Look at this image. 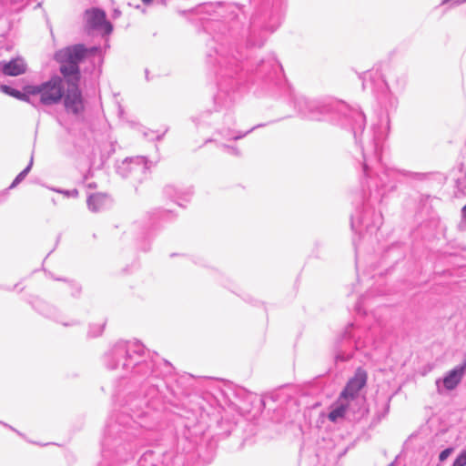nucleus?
<instances>
[{
  "mask_svg": "<svg viewBox=\"0 0 466 466\" xmlns=\"http://www.w3.org/2000/svg\"><path fill=\"white\" fill-rule=\"evenodd\" d=\"M251 5L254 11L247 25L243 7L234 3H205L196 8L203 31L210 36L206 45V63L218 86L211 113L229 114L244 91V84L251 81L272 95L275 88L288 92L295 108L303 115L365 116L356 103L330 96L309 98L294 94L274 54H268L255 68L245 70L247 50L261 48L280 25L286 0H251Z\"/></svg>",
  "mask_w": 466,
  "mask_h": 466,
  "instance_id": "f257e3e1",
  "label": "nucleus"
},
{
  "mask_svg": "<svg viewBox=\"0 0 466 466\" xmlns=\"http://www.w3.org/2000/svg\"><path fill=\"white\" fill-rule=\"evenodd\" d=\"M144 352L141 343L121 340L105 354L104 362L107 369L147 376L151 388L143 399L129 398L116 421L106 426L102 441V465L133 459L138 446L148 441L146 431L157 428L156 412L149 406L157 397L161 385L153 380L162 374H170L173 367L165 360L159 365L152 360H145Z\"/></svg>",
  "mask_w": 466,
  "mask_h": 466,
  "instance_id": "f03ea898",
  "label": "nucleus"
},
{
  "mask_svg": "<svg viewBox=\"0 0 466 466\" xmlns=\"http://www.w3.org/2000/svg\"><path fill=\"white\" fill-rule=\"evenodd\" d=\"M352 132L360 148L364 179L358 206L350 216L354 232L372 235L382 225V215L376 211L383 198L396 188L400 176L423 179L424 173L400 171L381 162L384 143L390 131V118H351Z\"/></svg>",
  "mask_w": 466,
  "mask_h": 466,
  "instance_id": "7ed1b4c3",
  "label": "nucleus"
},
{
  "mask_svg": "<svg viewBox=\"0 0 466 466\" xmlns=\"http://www.w3.org/2000/svg\"><path fill=\"white\" fill-rule=\"evenodd\" d=\"M407 74L403 69L390 68L384 76L378 68L363 73L362 86L370 87L373 94L375 104L374 113L378 116H390L396 113L398 98L390 90V84L397 91H401L407 85Z\"/></svg>",
  "mask_w": 466,
  "mask_h": 466,
  "instance_id": "20e7f679",
  "label": "nucleus"
},
{
  "mask_svg": "<svg viewBox=\"0 0 466 466\" xmlns=\"http://www.w3.org/2000/svg\"><path fill=\"white\" fill-rule=\"evenodd\" d=\"M97 46L87 48L83 44H76L57 50L54 59L60 65L59 71L66 81H80L79 64L88 54H96Z\"/></svg>",
  "mask_w": 466,
  "mask_h": 466,
  "instance_id": "39448f33",
  "label": "nucleus"
},
{
  "mask_svg": "<svg viewBox=\"0 0 466 466\" xmlns=\"http://www.w3.org/2000/svg\"><path fill=\"white\" fill-rule=\"evenodd\" d=\"M64 89V80L56 75L40 85L28 86L32 104L40 103L43 106H53L61 102Z\"/></svg>",
  "mask_w": 466,
  "mask_h": 466,
  "instance_id": "423d86ee",
  "label": "nucleus"
},
{
  "mask_svg": "<svg viewBox=\"0 0 466 466\" xmlns=\"http://www.w3.org/2000/svg\"><path fill=\"white\" fill-rule=\"evenodd\" d=\"M360 330L353 324L349 325L343 334L336 340L334 359L338 361H347L353 356V350H360L368 346L366 339L360 337Z\"/></svg>",
  "mask_w": 466,
  "mask_h": 466,
  "instance_id": "0eeeda50",
  "label": "nucleus"
},
{
  "mask_svg": "<svg viewBox=\"0 0 466 466\" xmlns=\"http://www.w3.org/2000/svg\"><path fill=\"white\" fill-rule=\"evenodd\" d=\"M148 169V162L142 156L127 157L116 165L117 174L124 178H129L136 182H141L145 179Z\"/></svg>",
  "mask_w": 466,
  "mask_h": 466,
  "instance_id": "6e6552de",
  "label": "nucleus"
},
{
  "mask_svg": "<svg viewBox=\"0 0 466 466\" xmlns=\"http://www.w3.org/2000/svg\"><path fill=\"white\" fill-rule=\"evenodd\" d=\"M67 89L64 90L62 97L65 111L67 114L79 115L85 109V101L79 89V81H66Z\"/></svg>",
  "mask_w": 466,
  "mask_h": 466,
  "instance_id": "1a4fd4ad",
  "label": "nucleus"
},
{
  "mask_svg": "<svg viewBox=\"0 0 466 466\" xmlns=\"http://www.w3.org/2000/svg\"><path fill=\"white\" fill-rule=\"evenodd\" d=\"M86 25L89 29L106 35L113 31L112 24L106 20V12L100 8L87 9L85 13Z\"/></svg>",
  "mask_w": 466,
  "mask_h": 466,
  "instance_id": "9d476101",
  "label": "nucleus"
},
{
  "mask_svg": "<svg viewBox=\"0 0 466 466\" xmlns=\"http://www.w3.org/2000/svg\"><path fill=\"white\" fill-rule=\"evenodd\" d=\"M367 374L361 370H358L354 377L347 383L345 389L340 394V399H353L359 391L365 386Z\"/></svg>",
  "mask_w": 466,
  "mask_h": 466,
  "instance_id": "9b49d317",
  "label": "nucleus"
},
{
  "mask_svg": "<svg viewBox=\"0 0 466 466\" xmlns=\"http://www.w3.org/2000/svg\"><path fill=\"white\" fill-rule=\"evenodd\" d=\"M161 457L165 460H171L172 453L156 451H147L141 456L138 461V466H166L164 461H161Z\"/></svg>",
  "mask_w": 466,
  "mask_h": 466,
  "instance_id": "f8f14e48",
  "label": "nucleus"
},
{
  "mask_svg": "<svg viewBox=\"0 0 466 466\" xmlns=\"http://www.w3.org/2000/svg\"><path fill=\"white\" fill-rule=\"evenodd\" d=\"M466 372V360L461 365L456 366L444 376L442 382L446 390H454L461 381Z\"/></svg>",
  "mask_w": 466,
  "mask_h": 466,
  "instance_id": "ddd939ff",
  "label": "nucleus"
},
{
  "mask_svg": "<svg viewBox=\"0 0 466 466\" xmlns=\"http://www.w3.org/2000/svg\"><path fill=\"white\" fill-rule=\"evenodd\" d=\"M164 194L177 205L182 206L181 201H189L193 195V190L190 187L181 188L174 185H167L164 188Z\"/></svg>",
  "mask_w": 466,
  "mask_h": 466,
  "instance_id": "4468645a",
  "label": "nucleus"
},
{
  "mask_svg": "<svg viewBox=\"0 0 466 466\" xmlns=\"http://www.w3.org/2000/svg\"><path fill=\"white\" fill-rule=\"evenodd\" d=\"M87 208L92 212H100L111 205V199L106 194H91L86 200Z\"/></svg>",
  "mask_w": 466,
  "mask_h": 466,
  "instance_id": "2eb2a0df",
  "label": "nucleus"
},
{
  "mask_svg": "<svg viewBox=\"0 0 466 466\" xmlns=\"http://www.w3.org/2000/svg\"><path fill=\"white\" fill-rule=\"evenodd\" d=\"M0 65L5 76H17L24 74L26 69L25 61L20 57L11 59L9 62H1Z\"/></svg>",
  "mask_w": 466,
  "mask_h": 466,
  "instance_id": "dca6fc26",
  "label": "nucleus"
},
{
  "mask_svg": "<svg viewBox=\"0 0 466 466\" xmlns=\"http://www.w3.org/2000/svg\"><path fill=\"white\" fill-rule=\"evenodd\" d=\"M114 152L115 148L113 144H104L103 148L100 145H96L93 147L91 155L89 156L91 166H94L97 163V157L99 158V164H103L104 161L107 159L109 156Z\"/></svg>",
  "mask_w": 466,
  "mask_h": 466,
  "instance_id": "f3484780",
  "label": "nucleus"
},
{
  "mask_svg": "<svg viewBox=\"0 0 466 466\" xmlns=\"http://www.w3.org/2000/svg\"><path fill=\"white\" fill-rule=\"evenodd\" d=\"M58 123L61 126L66 127L67 131L72 134H76V129L82 128L84 126H86L87 123H86V120L87 118H57Z\"/></svg>",
  "mask_w": 466,
  "mask_h": 466,
  "instance_id": "a211bd4d",
  "label": "nucleus"
},
{
  "mask_svg": "<svg viewBox=\"0 0 466 466\" xmlns=\"http://www.w3.org/2000/svg\"><path fill=\"white\" fill-rule=\"evenodd\" d=\"M138 132H140L148 140H159L167 131V127H162L157 129L147 128L143 126L137 127Z\"/></svg>",
  "mask_w": 466,
  "mask_h": 466,
  "instance_id": "6ab92c4d",
  "label": "nucleus"
},
{
  "mask_svg": "<svg viewBox=\"0 0 466 466\" xmlns=\"http://www.w3.org/2000/svg\"><path fill=\"white\" fill-rule=\"evenodd\" d=\"M1 89L7 95L18 98L20 100L28 101L32 103V96L28 93V86L25 88V92H21L15 88H13L9 86H2Z\"/></svg>",
  "mask_w": 466,
  "mask_h": 466,
  "instance_id": "aec40b11",
  "label": "nucleus"
},
{
  "mask_svg": "<svg viewBox=\"0 0 466 466\" xmlns=\"http://www.w3.org/2000/svg\"><path fill=\"white\" fill-rule=\"evenodd\" d=\"M342 400L343 399H340L339 400L340 403L338 406H336L334 409H332V410L329 413V420L330 421L336 422L339 419H341L345 416L347 407L342 402Z\"/></svg>",
  "mask_w": 466,
  "mask_h": 466,
  "instance_id": "412c9836",
  "label": "nucleus"
},
{
  "mask_svg": "<svg viewBox=\"0 0 466 466\" xmlns=\"http://www.w3.org/2000/svg\"><path fill=\"white\" fill-rule=\"evenodd\" d=\"M267 124H258V125L253 126L252 127H250L249 129L245 130V131L228 130V133L225 134L224 136H225V137H228V139L237 140V139H239V138L245 137L247 134H248L252 130L261 127H264Z\"/></svg>",
  "mask_w": 466,
  "mask_h": 466,
  "instance_id": "4be33fe9",
  "label": "nucleus"
},
{
  "mask_svg": "<svg viewBox=\"0 0 466 466\" xmlns=\"http://www.w3.org/2000/svg\"><path fill=\"white\" fill-rule=\"evenodd\" d=\"M33 162H34V157L33 155L31 156L30 157V161L28 163V165L26 166V167L22 170L16 177L14 179V181L11 183V185L9 186V188H14L19 183H21L25 177L27 176V174L30 172L31 168H32V166H33Z\"/></svg>",
  "mask_w": 466,
  "mask_h": 466,
  "instance_id": "5701e85b",
  "label": "nucleus"
},
{
  "mask_svg": "<svg viewBox=\"0 0 466 466\" xmlns=\"http://www.w3.org/2000/svg\"><path fill=\"white\" fill-rule=\"evenodd\" d=\"M104 327H105V323L89 325L87 336L89 338L99 337L104 331Z\"/></svg>",
  "mask_w": 466,
  "mask_h": 466,
  "instance_id": "b1692460",
  "label": "nucleus"
},
{
  "mask_svg": "<svg viewBox=\"0 0 466 466\" xmlns=\"http://www.w3.org/2000/svg\"><path fill=\"white\" fill-rule=\"evenodd\" d=\"M456 189L455 194L457 197L466 195V176H461L456 179Z\"/></svg>",
  "mask_w": 466,
  "mask_h": 466,
  "instance_id": "393cba45",
  "label": "nucleus"
},
{
  "mask_svg": "<svg viewBox=\"0 0 466 466\" xmlns=\"http://www.w3.org/2000/svg\"><path fill=\"white\" fill-rule=\"evenodd\" d=\"M64 281L66 282V286L68 288V290H69L71 296L77 297L80 294L81 286L78 283L74 282V281L66 280V279Z\"/></svg>",
  "mask_w": 466,
  "mask_h": 466,
  "instance_id": "a878e982",
  "label": "nucleus"
},
{
  "mask_svg": "<svg viewBox=\"0 0 466 466\" xmlns=\"http://www.w3.org/2000/svg\"><path fill=\"white\" fill-rule=\"evenodd\" d=\"M452 466H466V450L458 455Z\"/></svg>",
  "mask_w": 466,
  "mask_h": 466,
  "instance_id": "bb28decb",
  "label": "nucleus"
},
{
  "mask_svg": "<svg viewBox=\"0 0 466 466\" xmlns=\"http://www.w3.org/2000/svg\"><path fill=\"white\" fill-rule=\"evenodd\" d=\"M222 148H223V150L226 153H228L229 155L237 156V157L240 156L239 150L237 147H231V146H228V145H223Z\"/></svg>",
  "mask_w": 466,
  "mask_h": 466,
  "instance_id": "cd10ccee",
  "label": "nucleus"
},
{
  "mask_svg": "<svg viewBox=\"0 0 466 466\" xmlns=\"http://www.w3.org/2000/svg\"><path fill=\"white\" fill-rule=\"evenodd\" d=\"M56 192L61 193L67 198H77L78 191L76 189L65 190V189H54Z\"/></svg>",
  "mask_w": 466,
  "mask_h": 466,
  "instance_id": "c85d7f7f",
  "label": "nucleus"
},
{
  "mask_svg": "<svg viewBox=\"0 0 466 466\" xmlns=\"http://www.w3.org/2000/svg\"><path fill=\"white\" fill-rule=\"evenodd\" d=\"M96 122H93L92 125H97L101 127L103 129L107 130L109 127V125L107 123L106 118H93Z\"/></svg>",
  "mask_w": 466,
  "mask_h": 466,
  "instance_id": "c756f323",
  "label": "nucleus"
},
{
  "mask_svg": "<svg viewBox=\"0 0 466 466\" xmlns=\"http://www.w3.org/2000/svg\"><path fill=\"white\" fill-rule=\"evenodd\" d=\"M57 321L60 322L65 327H73V326H76V325L80 324V322L77 319H71L70 321H61V320H57Z\"/></svg>",
  "mask_w": 466,
  "mask_h": 466,
  "instance_id": "7c9ffc66",
  "label": "nucleus"
},
{
  "mask_svg": "<svg viewBox=\"0 0 466 466\" xmlns=\"http://www.w3.org/2000/svg\"><path fill=\"white\" fill-rule=\"evenodd\" d=\"M451 451V449H445V450H443V451L440 453V456H439L440 461H444V460H446V459L449 457V455H450Z\"/></svg>",
  "mask_w": 466,
  "mask_h": 466,
  "instance_id": "2f4dec72",
  "label": "nucleus"
},
{
  "mask_svg": "<svg viewBox=\"0 0 466 466\" xmlns=\"http://www.w3.org/2000/svg\"><path fill=\"white\" fill-rule=\"evenodd\" d=\"M466 0H442L441 5H447L449 3H451V5H460V4H462V3H465Z\"/></svg>",
  "mask_w": 466,
  "mask_h": 466,
  "instance_id": "473e14b6",
  "label": "nucleus"
},
{
  "mask_svg": "<svg viewBox=\"0 0 466 466\" xmlns=\"http://www.w3.org/2000/svg\"><path fill=\"white\" fill-rule=\"evenodd\" d=\"M116 105L117 106V115H118V116H122L126 113L125 110H124L123 106L117 100L116 101Z\"/></svg>",
  "mask_w": 466,
  "mask_h": 466,
  "instance_id": "72a5a7b5",
  "label": "nucleus"
},
{
  "mask_svg": "<svg viewBox=\"0 0 466 466\" xmlns=\"http://www.w3.org/2000/svg\"><path fill=\"white\" fill-rule=\"evenodd\" d=\"M169 215L168 211H157V216L161 218H164Z\"/></svg>",
  "mask_w": 466,
  "mask_h": 466,
  "instance_id": "f704fd0d",
  "label": "nucleus"
},
{
  "mask_svg": "<svg viewBox=\"0 0 466 466\" xmlns=\"http://www.w3.org/2000/svg\"><path fill=\"white\" fill-rule=\"evenodd\" d=\"M462 219L466 221V205L461 209Z\"/></svg>",
  "mask_w": 466,
  "mask_h": 466,
  "instance_id": "c9c22d12",
  "label": "nucleus"
},
{
  "mask_svg": "<svg viewBox=\"0 0 466 466\" xmlns=\"http://www.w3.org/2000/svg\"><path fill=\"white\" fill-rule=\"evenodd\" d=\"M153 0H142V2L145 4V5H148L152 2Z\"/></svg>",
  "mask_w": 466,
  "mask_h": 466,
  "instance_id": "e433bc0d",
  "label": "nucleus"
},
{
  "mask_svg": "<svg viewBox=\"0 0 466 466\" xmlns=\"http://www.w3.org/2000/svg\"><path fill=\"white\" fill-rule=\"evenodd\" d=\"M395 465H396V462H395V461H393V462H391L390 464H389L388 466H395Z\"/></svg>",
  "mask_w": 466,
  "mask_h": 466,
  "instance_id": "4c0bfd02",
  "label": "nucleus"
},
{
  "mask_svg": "<svg viewBox=\"0 0 466 466\" xmlns=\"http://www.w3.org/2000/svg\"><path fill=\"white\" fill-rule=\"evenodd\" d=\"M91 132L94 133L96 136V130H92Z\"/></svg>",
  "mask_w": 466,
  "mask_h": 466,
  "instance_id": "58836bf2",
  "label": "nucleus"
},
{
  "mask_svg": "<svg viewBox=\"0 0 466 466\" xmlns=\"http://www.w3.org/2000/svg\"><path fill=\"white\" fill-rule=\"evenodd\" d=\"M439 383H440V380H438L436 381V384H437V386H438V387H439Z\"/></svg>",
  "mask_w": 466,
  "mask_h": 466,
  "instance_id": "ea45409f",
  "label": "nucleus"
},
{
  "mask_svg": "<svg viewBox=\"0 0 466 466\" xmlns=\"http://www.w3.org/2000/svg\"><path fill=\"white\" fill-rule=\"evenodd\" d=\"M5 427H8V425H7V424H5ZM9 428L13 430V428H12V427H10V426H9Z\"/></svg>",
  "mask_w": 466,
  "mask_h": 466,
  "instance_id": "a19ab883",
  "label": "nucleus"
}]
</instances>
